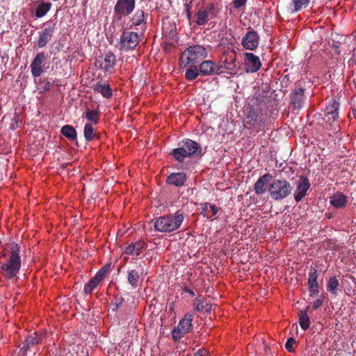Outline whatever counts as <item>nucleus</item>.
<instances>
[{"mask_svg": "<svg viewBox=\"0 0 356 356\" xmlns=\"http://www.w3.org/2000/svg\"><path fill=\"white\" fill-rule=\"evenodd\" d=\"M20 247L15 242L8 243L4 248V262H0L3 275L7 279L17 276L21 268Z\"/></svg>", "mask_w": 356, "mask_h": 356, "instance_id": "1", "label": "nucleus"}, {"mask_svg": "<svg viewBox=\"0 0 356 356\" xmlns=\"http://www.w3.org/2000/svg\"><path fill=\"white\" fill-rule=\"evenodd\" d=\"M170 154L176 161L183 162L186 158L201 156L203 153L201 146L197 142L186 138L179 143L178 147L173 149Z\"/></svg>", "mask_w": 356, "mask_h": 356, "instance_id": "2", "label": "nucleus"}, {"mask_svg": "<svg viewBox=\"0 0 356 356\" xmlns=\"http://www.w3.org/2000/svg\"><path fill=\"white\" fill-rule=\"evenodd\" d=\"M183 213L177 211L174 214H167L155 219L154 226L156 231L170 233L180 227L184 221Z\"/></svg>", "mask_w": 356, "mask_h": 356, "instance_id": "3", "label": "nucleus"}, {"mask_svg": "<svg viewBox=\"0 0 356 356\" xmlns=\"http://www.w3.org/2000/svg\"><path fill=\"white\" fill-rule=\"evenodd\" d=\"M207 49L202 45L189 46L181 54L180 65L181 67L194 65L207 58Z\"/></svg>", "mask_w": 356, "mask_h": 356, "instance_id": "4", "label": "nucleus"}, {"mask_svg": "<svg viewBox=\"0 0 356 356\" xmlns=\"http://www.w3.org/2000/svg\"><path fill=\"white\" fill-rule=\"evenodd\" d=\"M293 187L285 179H273L268 186L270 198L273 200H282L291 193Z\"/></svg>", "mask_w": 356, "mask_h": 356, "instance_id": "5", "label": "nucleus"}, {"mask_svg": "<svg viewBox=\"0 0 356 356\" xmlns=\"http://www.w3.org/2000/svg\"><path fill=\"white\" fill-rule=\"evenodd\" d=\"M193 314L187 313L181 318L178 325L172 331V337L175 341H179L182 337L189 333L193 327Z\"/></svg>", "mask_w": 356, "mask_h": 356, "instance_id": "6", "label": "nucleus"}, {"mask_svg": "<svg viewBox=\"0 0 356 356\" xmlns=\"http://www.w3.org/2000/svg\"><path fill=\"white\" fill-rule=\"evenodd\" d=\"M140 38L137 33L123 31L118 44L119 49L124 51L132 50L138 44Z\"/></svg>", "mask_w": 356, "mask_h": 356, "instance_id": "7", "label": "nucleus"}, {"mask_svg": "<svg viewBox=\"0 0 356 356\" xmlns=\"http://www.w3.org/2000/svg\"><path fill=\"white\" fill-rule=\"evenodd\" d=\"M47 56L44 52H40L35 55L31 63V72L33 77H39L49 68L47 65Z\"/></svg>", "mask_w": 356, "mask_h": 356, "instance_id": "8", "label": "nucleus"}, {"mask_svg": "<svg viewBox=\"0 0 356 356\" xmlns=\"http://www.w3.org/2000/svg\"><path fill=\"white\" fill-rule=\"evenodd\" d=\"M264 122L261 115L254 108H249V111L244 120V126L247 129L254 128L257 131H260Z\"/></svg>", "mask_w": 356, "mask_h": 356, "instance_id": "9", "label": "nucleus"}, {"mask_svg": "<svg viewBox=\"0 0 356 356\" xmlns=\"http://www.w3.org/2000/svg\"><path fill=\"white\" fill-rule=\"evenodd\" d=\"M260 36L257 31L248 27V32L242 38L241 44L247 50H255L259 44Z\"/></svg>", "mask_w": 356, "mask_h": 356, "instance_id": "10", "label": "nucleus"}, {"mask_svg": "<svg viewBox=\"0 0 356 356\" xmlns=\"http://www.w3.org/2000/svg\"><path fill=\"white\" fill-rule=\"evenodd\" d=\"M115 64L116 56L111 51H108L103 59L97 60L95 63V66L106 74H111Z\"/></svg>", "mask_w": 356, "mask_h": 356, "instance_id": "11", "label": "nucleus"}, {"mask_svg": "<svg viewBox=\"0 0 356 356\" xmlns=\"http://www.w3.org/2000/svg\"><path fill=\"white\" fill-rule=\"evenodd\" d=\"M136 0H118L114 6V12L119 17L130 15L134 10Z\"/></svg>", "mask_w": 356, "mask_h": 356, "instance_id": "12", "label": "nucleus"}, {"mask_svg": "<svg viewBox=\"0 0 356 356\" xmlns=\"http://www.w3.org/2000/svg\"><path fill=\"white\" fill-rule=\"evenodd\" d=\"M199 70L200 74L203 76L220 74L223 72L222 65H220L209 60L202 61L199 65Z\"/></svg>", "mask_w": 356, "mask_h": 356, "instance_id": "13", "label": "nucleus"}, {"mask_svg": "<svg viewBox=\"0 0 356 356\" xmlns=\"http://www.w3.org/2000/svg\"><path fill=\"white\" fill-rule=\"evenodd\" d=\"M243 56L245 70L246 72L254 73L259 70L261 66V62L259 56L250 52H245Z\"/></svg>", "mask_w": 356, "mask_h": 356, "instance_id": "14", "label": "nucleus"}, {"mask_svg": "<svg viewBox=\"0 0 356 356\" xmlns=\"http://www.w3.org/2000/svg\"><path fill=\"white\" fill-rule=\"evenodd\" d=\"M305 89L300 86L292 90L290 94V105L294 109L300 110L303 107L305 101Z\"/></svg>", "mask_w": 356, "mask_h": 356, "instance_id": "15", "label": "nucleus"}, {"mask_svg": "<svg viewBox=\"0 0 356 356\" xmlns=\"http://www.w3.org/2000/svg\"><path fill=\"white\" fill-rule=\"evenodd\" d=\"M310 182L305 177H300L297 181V188L294 192V199L299 202L306 195L307 191L310 188Z\"/></svg>", "mask_w": 356, "mask_h": 356, "instance_id": "16", "label": "nucleus"}, {"mask_svg": "<svg viewBox=\"0 0 356 356\" xmlns=\"http://www.w3.org/2000/svg\"><path fill=\"white\" fill-rule=\"evenodd\" d=\"M220 61L222 68L233 72L236 68V54L234 50L229 52H224L222 55Z\"/></svg>", "mask_w": 356, "mask_h": 356, "instance_id": "17", "label": "nucleus"}, {"mask_svg": "<svg viewBox=\"0 0 356 356\" xmlns=\"http://www.w3.org/2000/svg\"><path fill=\"white\" fill-rule=\"evenodd\" d=\"M214 5L211 3L207 10H199L195 13L196 23L199 26L204 25L209 19L213 18L215 15L213 13Z\"/></svg>", "mask_w": 356, "mask_h": 356, "instance_id": "18", "label": "nucleus"}, {"mask_svg": "<svg viewBox=\"0 0 356 356\" xmlns=\"http://www.w3.org/2000/svg\"><path fill=\"white\" fill-rule=\"evenodd\" d=\"M273 176L270 173H266L260 177L254 184V188L257 195H263L268 188V183L272 181Z\"/></svg>", "mask_w": 356, "mask_h": 356, "instance_id": "19", "label": "nucleus"}, {"mask_svg": "<svg viewBox=\"0 0 356 356\" xmlns=\"http://www.w3.org/2000/svg\"><path fill=\"white\" fill-rule=\"evenodd\" d=\"M187 175L184 172H172L166 178V183L169 185L180 187L187 181Z\"/></svg>", "mask_w": 356, "mask_h": 356, "instance_id": "20", "label": "nucleus"}, {"mask_svg": "<svg viewBox=\"0 0 356 356\" xmlns=\"http://www.w3.org/2000/svg\"><path fill=\"white\" fill-rule=\"evenodd\" d=\"M317 270L313 268L309 273L308 289L310 296H314L319 292V284L317 282Z\"/></svg>", "mask_w": 356, "mask_h": 356, "instance_id": "21", "label": "nucleus"}, {"mask_svg": "<svg viewBox=\"0 0 356 356\" xmlns=\"http://www.w3.org/2000/svg\"><path fill=\"white\" fill-rule=\"evenodd\" d=\"M42 339V336L41 334H38L37 332L30 334L23 342V346L21 348L23 351L24 356L26 355V352L31 346L38 344L41 342Z\"/></svg>", "mask_w": 356, "mask_h": 356, "instance_id": "22", "label": "nucleus"}, {"mask_svg": "<svg viewBox=\"0 0 356 356\" xmlns=\"http://www.w3.org/2000/svg\"><path fill=\"white\" fill-rule=\"evenodd\" d=\"M55 24L46 27L42 31L40 32L39 39L38 40V47L39 48L44 47L48 42L51 39L54 31Z\"/></svg>", "mask_w": 356, "mask_h": 356, "instance_id": "23", "label": "nucleus"}, {"mask_svg": "<svg viewBox=\"0 0 356 356\" xmlns=\"http://www.w3.org/2000/svg\"><path fill=\"white\" fill-rule=\"evenodd\" d=\"M193 306L194 309L198 312H204L210 313L211 311V303L208 302L202 296H198L195 298Z\"/></svg>", "mask_w": 356, "mask_h": 356, "instance_id": "24", "label": "nucleus"}, {"mask_svg": "<svg viewBox=\"0 0 356 356\" xmlns=\"http://www.w3.org/2000/svg\"><path fill=\"white\" fill-rule=\"evenodd\" d=\"M146 243L143 240H138L135 243H131L124 248V253L129 255L138 256L143 249L145 248Z\"/></svg>", "mask_w": 356, "mask_h": 356, "instance_id": "25", "label": "nucleus"}, {"mask_svg": "<svg viewBox=\"0 0 356 356\" xmlns=\"http://www.w3.org/2000/svg\"><path fill=\"white\" fill-rule=\"evenodd\" d=\"M143 274V268L140 269H129L127 270L128 283L134 288L138 287L140 275Z\"/></svg>", "mask_w": 356, "mask_h": 356, "instance_id": "26", "label": "nucleus"}, {"mask_svg": "<svg viewBox=\"0 0 356 356\" xmlns=\"http://www.w3.org/2000/svg\"><path fill=\"white\" fill-rule=\"evenodd\" d=\"M348 197L341 192H337L330 197V203L334 207L339 209L346 206Z\"/></svg>", "mask_w": 356, "mask_h": 356, "instance_id": "27", "label": "nucleus"}, {"mask_svg": "<svg viewBox=\"0 0 356 356\" xmlns=\"http://www.w3.org/2000/svg\"><path fill=\"white\" fill-rule=\"evenodd\" d=\"M310 0H293L288 7V11L291 14L297 13L307 8Z\"/></svg>", "mask_w": 356, "mask_h": 356, "instance_id": "28", "label": "nucleus"}, {"mask_svg": "<svg viewBox=\"0 0 356 356\" xmlns=\"http://www.w3.org/2000/svg\"><path fill=\"white\" fill-rule=\"evenodd\" d=\"M310 306H307L305 310L298 312L299 324L303 330H307L310 326V320L307 314Z\"/></svg>", "mask_w": 356, "mask_h": 356, "instance_id": "29", "label": "nucleus"}, {"mask_svg": "<svg viewBox=\"0 0 356 356\" xmlns=\"http://www.w3.org/2000/svg\"><path fill=\"white\" fill-rule=\"evenodd\" d=\"M94 90L99 92L104 97L110 98L113 93L109 84L97 83L93 88Z\"/></svg>", "mask_w": 356, "mask_h": 356, "instance_id": "30", "label": "nucleus"}, {"mask_svg": "<svg viewBox=\"0 0 356 356\" xmlns=\"http://www.w3.org/2000/svg\"><path fill=\"white\" fill-rule=\"evenodd\" d=\"M60 133L70 140H75L77 138L76 129L71 125H64L60 130Z\"/></svg>", "mask_w": 356, "mask_h": 356, "instance_id": "31", "label": "nucleus"}, {"mask_svg": "<svg viewBox=\"0 0 356 356\" xmlns=\"http://www.w3.org/2000/svg\"><path fill=\"white\" fill-rule=\"evenodd\" d=\"M84 138L87 142L91 141L95 138H98L99 136L96 132H95V128L92 124L86 123L84 126L83 129Z\"/></svg>", "mask_w": 356, "mask_h": 356, "instance_id": "32", "label": "nucleus"}, {"mask_svg": "<svg viewBox=\"0 0 356 356\" xmlns=\"http://www.w3.org/2000/svg\"><path fill=\"white\" fill-rule=\"evenodd\" d=\"M51 7V3L49 2H42L40 3L35 9V15L36 17L40 18L44 16L49 12Z\"/></svg>", "mask_w": 356, "mask_h": 356, "instance_id": "33", "label": "nucleus"}, {"mask_svg": "<svg viewBox=\"0 0 356 356\" xmlns=\"http://www.w3.org/2000/svg\"><path fill=\"white\" fill-rule=\"evenodd\" d=\"M191 67H189L188 70H186L185 73V77L186 79L189 81H192L195 80L197 76L200 74L199 68H197L196 66L190 65Z\"/></svg>", "mask_w": 356, "mask_h": 356, "instance_id": "34", "label": "nucleus"}, {"mask_svg": "<svg viewBox=\"0 0 356 356\" xmlns=\"http://www.w3.org/2000/svg\"><path fill=\"white\" fill-rule=\"evenodd\" d=\"M339 284L335 276L331 277L327 284V290L333 295L337 294V291Z\"/></svg>", "mask_w": 356, "mask_h": 356, "instance_id": "35", "label": "nucleus"}, {"mask_svg": "<svg viewBox=\"0 0 356 356\" xmlns=\"http://www.w3.org/2000/svg\"><path fill=\"white\" fill-rule=\"evenodd\" d=\"M100 281L95 280V277H92L89 282L85 285L83 291L86 294H90L98 286Z\"/></svg>", "mask_w": 356, "mask_h": 356, "instance_id": "36", "label": "nucleus"}, {"mask_svg": "<svg viewBox=\"0 0 356 356\" xmlns=\"http://www.w3.org/2000/svg\"><path fill=\"white\" fill-rule=\"evenodd\" d=\"M111 270V264H107L101 268L94 276L95 280L102 281Z\"/></svg>", "mask_w": 356, "mask_h": 356, "instance_id": "37", "label": "nucleus"}, {"mask_svg": "<svg viewBox=\"0 0 356 356\" xmlns=\"http://www.w3.org/2000/svg\"><path fill=\"white\" fill-rule=\"evenodd\" d=\"M85 117L88 120L97 124L99 122V113L97 110H88Z\"/></svg>", "mask_w": 356, "mask_h": 356, "instance_id": "38", "label": "nucleus"}, {"mask_svg": "<svg viewBox=\"0 0 356 356\" xmlns=\"http://www.w3.org/2000/svg\"><path fill=\"white\" fill-rule=\"evenodd\" d=\"M143 21L144 12L142 10H138L131 19L133 26L140 25Z\"/></svg>", "mask_w": 356, "mask_h": 356, "instance_id": "39", "label": "nucleus"}, {"mask_svg": "<svg viewBox=\"0 0 356 356\" xmlns=\"http://www.w3.org/2000/svg\"><path fill=\"white\" fill-rule=\"evenodd\" d=\"M325 122L331 124L332 122L337 121L339 118V113L338 111L334 112H327V113L325 114Z\"/></svg>", "mask_w": 356, "mask_h": 356, "instance_id": "40", "label": "nucleus"}, {"mask_svg": "<svg viewBox=\"0 0 356 356\" xmlns=\"http://www.w3.org/2000/svg\"><path fill=\"white\" fill-rule=\"evenodd\" d=\"M339 108V103L336 100L330 101L328 104H327L325 113H327V112H334L338 111Z\"/></svg>", "mask_w": 356, "mask_h": 356, "instance_id": "41", "label": "nucleus"}, {"mask_svg": "<svg viewBox=\"0 0 356 356\" xmlns=\"http://www.w3.org/2000/svg\"><path fill=\"white\" fill-rule=\"evenodd\" d=\"M296 344V341L293 337H290L287 339L285 344V348L290 353L295 351L294 346Z\"/></svg>", "mask_w": 356, "mask_h": 356, "instance_id": "42", "label": "nucleus"}, {"mask_svg": "<svg viewBox=\"0 0 356 356\" xmlns=\"http://www.w3.org/2000/svg\"><path fill=\"white\" fill-rule=\"evenodd\" d=\"M324 300L325 296L323 295L320 296V297L312 303V309L314 310L318 309L323 305Z\"/></svg>", "mask_w": 356, "mask_h": 356, "instance_id": "43", "label": "nucleus"}, {"mask_svg": "<svg viewBox=\"0 0 356 356\" xmlns=\"http://www.w3.org/2000/svg\"><path fill=\"white\" fill-rule=\"evenodd\" d=\"M247 2V0H233L232 2L233 7L236 9H241Z\"/></svg>", "mask_w": 356, "mask_h": 356, "instance_id": "44", "label": "nucleus"}, {"mask_svg": "<svg viewBox=\"0 0 356 356\" xmlns=\"http://www.w3.org/2000/svg\"><path fill=\"white\" fill-rule=\"evenodd\" d=\"M122 302H123V298H115V303L113 304V310H118L120 306L122 305Z\"/></svg>", "mask_w": 356, "mask_h": 356, "instance_id": "45", "label": "nucleus"}, {"mask_svg": "<svg viewBox=\"0 0 356 356\" xmlns=\"http://www.w3.org/2000/svg\"><path fill=\"white\" fill-rule=\"evenodd\" d=\"M42 83V89L44 91H49L51 89V83L48 79H44Z\"/></svg>", "mask_w": 356, "mask_h": 356, "instance_id": "46", "label": "nucleus"}, {"mask_svg": "<svg viewBox=\"0 0 356 356\" xmlns=\"http://www.w3.org/2000/svg\"><path fill=\"white\" fill-rule=\"evenodd\" d=\"M194 356H209V353L206 349H200L194 354Z\"/></svg>", "mask_w": 356, "mask_h": 356, "instance_id": "47", "label": "nucleus"}, {"mask_svg": "<svg viewBox=\"0 0 356 356\" xmlns=\"http://www.w3.org/2000/svg\"><path fill=\"white\" fill-rule=\"evenodd\" d=\"M209 209L211 212L212 216H215L218 212V208L215 204H209Z\"/></svg>", "mask_w": 356, "mask_h": 356, "instance_id": "48", "label": "nucleus"}, {"mask_svg": "<svg viewBox=\"0 0 356 356\" xmlns=\"http://www.w3.org/2000/svg\"><path fill=\"white\" fill-rule=\"evenodd\" d=\"M183 291L185 292V293H188L189 295H191V296H195V293L194 291L189 289L188 286H185L184 288H183Z\"/></svg>", "mask_w": 356, "mask_h": 356, "instance_id": "49", "label": "nucleus"}, {"mask_svg": "<svg viewBox=\"0 0 356 356\" xmlns=\"http://www.w3.org/2000/svg\"><path fill=\"white\" fill-rule=\"evenodd\" d=\"M209 204H210L209 203H206V204L204 205V207H203V208H202V211H203V212H207V211L208 208H209Z\"/></svg>", "mask_w": 356, "mask_h": 356, "instance_id": "50", "label": "nucleus"}, {"mask_svg": "<svg viewBox=\"0 0 356 356\" xmlns=\"http://www.w3.org/2000/svg\"><path fill=\"white\" fill-rule=\"evenodd\" d=\"M264 350L266 351L268 348V346L265 343H264Z\"/></svg>", "mask_w": 356, "mask_h": 356, "instance_id": "51", "label": "nucleus"}, {"mask_svg": "<svg viewBox=\"0 0 356 356\" xmlns=\"http://www.w3.org/2000/svg\"><path fill=\"white\" fill-rule=\"evenodd\" d=\"M353 114L354 117H355V119H356V110H353Z\"/></svg>", "mask_w": 356, "mask_h": 356, "instance_id": "52", "label": "nucleus"}, {"mask_svg": "<svg viewBox=\"0 0 356 356\" xmlns=\"http://www.w3.org/2000/svg\"><path fill=\"white\" fill-rule=\"evenodd\" d=\"M191 16V13H189V11H188L187 12V17H188V18L190 19Z\"/></svg>", "mask_w": 356, "mask_h": 356, "instance_id": "53", "label": "nucleus"}]
</instances>
